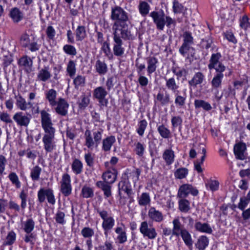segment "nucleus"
Here are the masks:
<instances>
[{
    "label": "nucleus",
    "instance_id": "nucleus-1",
    "mask_svg": "<svg viewBox=\"0 0 250 250\" xmlns=\"http://www.w3.org/2000/svg\"><path fill=\"white\" fill-rule=\"evenodd\" d=\"M42 126L44 134L42 138L43 148L47 153H51L56 150L55 128L53 126L50 115L45 110L40 112Z\"/></svg>",
    "mask_w": 250,
    "mask_h": 250
},
{
    "label": "nucleus",
    "instance_id": "nucleus-2",
    "mask_svg": "<svg viewBox=\"0 0 250 250\" xmlns=\"http://www.w3.org/2000/svg\"><path fill=\"white\" fill-rule=\"evenodd\" d=\"M110 18L115 21L112 25V31L131 32L127 23L128 13L123 8L119 6L112 7Z\"/></svg>",
    "mask_w": 250,
    "mask_h": 250
},
{
    "label": "nucleus",
    "instance_id": "nucleus-3",
    "mask_svg": "<svg viewBox=\"0 0 250 250\" xmlns=\"http://www.w3.org/2000/svg\"><path fill=\"white\" fill-rule=\"evenodd\" d=\"M113 39V51L117 57H122L125 53V49L123 46L122 40H132L134 38L131 32L112 31Z\"/></svg>",
    "mask_w": 250,
    "mask_h": 250
},
{
    "label": "nucleus",
    "instance_id": "nucleus-4",
    "mask_svg": "<svg viewBox=\"0 0 250 250\" xmlns=\"http://www.w3.org/2000/svg\"><path fill=\"white\" fill-rule=\"evenodd\" d=\"M103 132L104 130L101 128L92 131L86 129L84 134V146L90 150L97 147L102 139Z\"/></svg>",
    "mask_w": 250,
    "mask_h": 250
},
{
    "label": "nucleus",
    "instance_id": "nucleus-5",
    "mask_svg": "<svg viewBox=\"0 0 250 250\" xmlns=\"http://www.w3.org/2000/svg\"><path fill=\"white\" fill-rule=\"evenodd\" d=\"M97 212L103 219L102 228L106 237L108 235L109 232L113 229L115 225V220L113 217L108 216L107 211L104 209H97Z\"/></svg>",
    "mask_w": 250,
    "mask_h": 250
},
{
    "label": "nucleus",
    "instance_id": "nucleus-6",
    "mask_svg": "<svg viewBox=\"0 0 250 250\" xmlns=\"http://www.w3.org/2000/svg\"><path fill=\"white\" fill-rule=\"evenodd\" d=\"M221 57L222 55L220 53L212 54L209 60L208 68L209 70L214 69L215 71H226V70L228 69L229 70L228 76H230L231 74V71L220 61Z\"/></svg>",
    "mask_w": 250,
    "mask_h": 250
},
{
    "label": "nucleus",
    "instance_id": "nucleus-7",
    "mask_svg": "<svg viewBox=\"0 0 250 250\" xmlns=\"http://www.w3.org/2000/svg\"><path fill=\"white\" fill-rule=\"evenodd\" d=\"M108 94V91L102 86L96 87L93 90V96L98 100L100 106H106L108 104V100L106 96Z\"/></svg>",
    "mask_w": 250,
    "mask_h": 250
},
{
    "label": "nucleus",
    "instance_id": "nucleus-8",
    "mask_svg": "<svg viewBox=\"0 0 250 250\" xmlns=\"http://www.w3.org/2000/svg\"><path fill=\"white\" fill-rule=\"evenodd\" d=\"M13 119L18 126L27 127L30 124L31 115L21 111L18 112L14 114Z\"/></svg>",
    "mask_w": 250,
    "mask_h": 250
},
{
    "label": "nucleus",
    "instance_id": "nucleus-9",
    "mask_svg": "<svg viewBox=\"0 0 250 250\" xmlns=\"http://www.w3.org/2000/svg\"><path fill=\"white\" fill-rule=\"evenodd\" d=\"M150 16L153 20L157 28L160 30H163L165 25V14L162 10L158 11H153L150 13Z\"/></svg>",
    "mask_w": 250,
    "mask_h": 250
},
{
    "label": "nucleus",
    "instance_id": "nucleus-10",
    "mask_svg": "<svg viewBox=\"0 0 250 250\" xmlns=\"http://www.w3.org/2000/svg\"><path fill=\"white\" fill-rule=\"evenodd\" d=\"M190 193L193 196H196L198 194V191L191 185L183 184L179 188L177 197L180 198H185Z\"/></svg>",
    "mask_w": 250,
    "mask_h": 250
},
{
    "label": "nucleus",
    "instance_id": "nucleus-11",
    "mask_svg": "<svg viewBox=\"0 0 250 250\" xmlns=\"http://www.w3.org/2000/svg\"><path fill=\"white\" fill-rule=\"evenodd\" d=\"M140 231L144 237H147L149 239H154L157 235V233L154 227H148V223L143 221L141 223L140 227Z\"/></svg>",
    "mask_w": 250,
    "mask_h": 250
},
{
    "label": "nucleus",
    "instance_id": "nucleus-12",
    "mask_svg": "<svg viewBox=\"0 0 250 250\" xmlns=\"http://www.w3.org/2000/svg\"><path fill=\"white\" fill-rule=\"evenodd\" d=\"M61 186L62 193L65 196H68L71 193L72 188L71 185V178L68 174L62 175Z\"/></svg>",
    "mask_w": 250,
    "mask_h": 250
},
{
    "label": "nucleus",
    "instance_id": "nucleus-13",
    "mask_svg": "<svg viewBox=\"0 0 250 250\" xmlns=\"http://www.w3.org/2000/svg\"><path fill=\"white\" fill-rule=\"evenodd\" d=\"M147 215L149 219L153 222L160 223L164 219L162 212L153 207L149 208Z\"/></svg>",
    "mask_w": 250,
    "mask_h": 250
},
{
    "label": "nucleus",
    "instance_id": "nucleus-14",
    "mask_svg": "<svg viewBox=\"0 0 250 250\" xmlns=\"http://www.w3.org/2000/svg\"><path fill=\"white\" fill-rule=\"evenodd\" d=\"M179 52L191 62L194 57L195 50L191 45H182L179 48Z\"/></svg>",
    "mask_w": 250,
    "mask_h": 250
},
{
    "label": "nucleus",
    "instance_id": "nucleus-15",
    "mask_svg": "<svg viewBox=\"0 0 250 250\" xmlns=\"http://www.w3.org/2000/svg\"><path fill=\"white\" fill-rule=\"evenodd\" d=\"M57 106L55 108L56 112L62 116H65L67 114L69 104L62 98H60L57 102Z\"/></svg>",
    "mask_w": 250,
    "mask_h": 250
},
{
    "label": "nucleus",
    "instance_id": "nucleus-16",
    "mask_svg": "<svg viewBox=\"0 0 250 250\" xmlns=\"http://www.w3.org/2000/svg\"><path fill=\"white\" fill-rule=\"evenodd\" d=\"M246 145L245 143L239 142L234 146L233 151L236 158L238 159L243 160L246 157L244 155L246 150Z\"/></svg>",
    "mask_w": 250,
    "mask_h": 250
},
{
    "label": "nucleus",
    "instance_id": "nucleus-17",
    "mask_svg": "<svg viewBox=\"0 0 250 250\" xmlns=\"http://www.w3.org/2000/svg\"><path fill=\"white\" fill-rule=\"evenodd\" d=\"M225 71H216V73L213 77L210 83L212 89L217 90L222 86V80L224 77Z\"/></svg>",
    "mask_w": 250,
    "mask_h": 250
},
{
    "label": "nucleus",
    "instance_id": "nucleus-18",
    "mask_svg": "<svg viewBox=\"0 0 250 250\" xmlns=\"http://www.w3.org/2000/svg\"><path fill=\"white\" fill-rule=\"evenodd\" d=\"M15 98L16 100V106L21 110L25 111L27 109L30 108L33 105L32 104L31 102H26L25 99H24L20 94L16 95L15 96Z\"/></svg>",
    "mask_w": 250,
    "mask_h": 250
},
{
    "label": "nucleus",
    "instance_id": "nucleus-19",
    "mask_svg": "<svg viewBox=\"0 0 250 250\" xmlns=\"http://www.w3.org/2000/svg\"><path fill=\"white\" fill-rule=\"evenodd\" d=\"M118 189L120 195H121L122 192L124 191L127 194L128 198H131L132 197V195L133 193L131 186L128 182L125 181L120 182L118 184Z\"/></svg>",
    "mask_w": 250,
    "mask_h": 250
},
{
    "label": "nucleus",
    "instance_id": "nucleus-20",
    "mask_svg": "<svg viewBox=\"0 0 250 250\" xmlns=\"http://www.w3.org/2000/svg\"><path fill=\"white\" fill-rule=\"evenodd\" d=\"M18 64L21 67H23L26 72L29 73L32 71L33 61L27 56L21 57L18 61Z\"/></svg>",
    "mask_w": 250,
    "mask_h": 250
},
{
    "label": "nucleus",
    "instance_id": "nucleus-21",
    "mask_svg": "<svg viewBox=\"0 0 250 250\" xmlns=\"http://www.w3.org/2000/svg\"><path fill=\"white\" fill-rule=\"evenodd\" d=\"M173 227L172 230V235L179 237L183 233L184 230H186L184 226L182 225L178 218H174L172 221Z\"/></svg>",
    "mask_w": 250,
    "mask_h": 250
},
{
    "label": "nucleus",
    "instance_id": "nucleus-22",
    "mask_svg": "<svg viewBox=\"0 0 250 250\" xmlns=\"http://www.w3.org/2000/svg\"><path fill=\"white\" fill-rule=\"evenodd\" d=\"M147 66V75L150 76L154 72L157 68V64L158 62V59L153 56H149L146 58Z\"/></svg>",
    "mask_w": 250,
    "mask_h": 250
},
{
    "label": "nucleus",
    "instance_id": "nucleus-23",
    "mask_svg": "<svg viewBox=\"0 0 250 250\" xmlns=\"http://www.w3.org/2000/svg\"><path fill=\"white\" fill-rule=\"evenodd\" d=\"M51 77V74L48 66H44L43 68L39 70L37 74L38 80L43 82L48 81Z\"/></svg>",
    "mask_w": 250,
    "mask_h": 250
},
{
    "label": "nucleus",
    "instance_id": "nucleus-24",
    "mask_svg": "<svg viewBox=\"0 0 250 250\" xmlns=\"http://www.w3.org/2000/svg\"><path fill=\"white\" fill-rule=\"evenodd\" d=\"M205 76L201 72L196 73L192 78L188 81L190 87L195 88L198 84H201L204 80Z\"/></svg>",
    "mask_w": 250,
    "mask_h": 250
},
{
    "label": "nucleus",
    "instance_id": "nucleus-25",
    "mask_svg": "<svg viewBox=\"0 0 250 250\" xmlns=\"http://www.w3.org/2000/svg\"><path fill=\"white\" fill-rule=\"evenodd\" d=\"M95 68L96 72L100 75H105L108 71L107 66L105 62L100 60L96 62Z\"/></svg>",
    "mask_w": 250,
    "mask_h": 250
},
{
    "label": "nucleus",
    "instance_id": "nucleus-26",
    "mask_svg": "<svg viewBox=\"0 0 250 250\" xmlns=\"http://www.w3.org/2000/svg\"><path fill=\"white\" fill-rule=\"evenodd\" d=\"M174 152L170 149H166L163 154V158L165 160L167 165H171L174 160Z\"/></svg>",
    "mask_w": 250,
    "mask_h": 250
},
{
    "label": "nucleus",
    "instance_id": "nucleus-27",
    "mask_svg": "<svg viewBox=\"0 0 250 250\" xmlns=\"http://www.w3.org/2000/svg\"><path fill=\"white\" fill-rule=\"evenodd\" d=\"M96 186L104 191L105 198H108L111 196V187L110 185L99 181L96 183Z\"/></svg>",
    "mask_w": 250,
    "mask_h": 250
},
{
    "label": "nucleus",
    "instance_id": "nucleus-28",
    "mask_svg": "<svg viewBox=\"0 0 250 250\" xmlns=\"http://www.w3.org/2000/svg\"><path fill=\"white\" fill-rule=\"evenodd\" d=\"M116 141L115 137L110 136L104 139L102 142V148L104 151H108Z\"/></svg>",
    "mask_w": 250,
    "mask_h": 250
},
{
    "label": "nucleus",
    "instance_id": "nucleus-29",
    "mask_svg": "<svg viewBox=\"0 0 250 250\" xmlns=\"http://www.w3.org/2000/svg\"><path fill=\"white\" fill-rule=\"evenodd\" d=\"M195 228L196 230L201 232L210 234L212 232L211 228L207 223H202L200 222H197L195 224Z\"/></svg>",
    "mask_w": 250,
    "mask_h": 250
},
{
    "label": "nucleus",
    "instance_id": "nucleus-30",
    "mask_svg": "<svg viewBox=\"0 0 250 250\" xmlns=\"http://www.w3.org/2000/svg\"><path fill=\"white\" fill-rule=\"evenodd\" d=\"M56 97L57 92L53 89H49L45 93V97L48 101L49 104L51 106H54L56 105L57 102L55 100Z\"/></svg>",
    "mask_w": 250,
    "mask_h": 250
},
{
    "label": "nucleus",
    "instance_id": "nucleus-31",
    "mask_svg": "<svg viewBox=\"0 0 250 250\" xmlns=\"http://www.w3.org/2000/svg\"><path fill=\"white\" fill-rule=\"evenodd\" d=\"M209 240L208 238L206 236H201L199 237L197 242L195 244V247L199 250H205L208 246Z\"/></svg>",
    "mask_w": 250,
    "mask_h": 250
},
{
    "label": "nucleus",
    "instance_id": "nucleus-32",
    "mask_svg": "<svg viewBox=\"0 0 250 250\" xmlns=\"http://www.w3.org/2000/svg\"><path fill=\"white\" fill-rule=\"evenodd\" d=\"M103 179L105 184H112L116 180L117 175L115 173H113L110 171H106L103 173L102 175Z\"/></svg>",
    "mask_w": 250,
    "mask_h": 250
},
{
    "label": "nucleus",
    "instance_id": "nucleus-33",
    "mask_svg": "<svg viewBox=\"0 0 250 250\" xmlns=\"http://www.w3.org/2000/svg\"><path fill=\"white\" fill-rule=\"evenodd\" d=\"M170 95L166 92L165 94L159 92L156 97L157 101L159 102L162 105L167 104L170 102Z\"/></svg>",
    "mask_w": 250,
    "mask_h": 250
},
{
    "label": "nucleus",
    "instance_id": "nucleus-34",
    "mask_svg": "<svg viewBox=\"0 0 250 250\" xmlns=\"http://www.w3.org/2000/svg\"><path fill=\"white\" fill-rule=\"evenodd\" d=\"M35 225L34 221L29 218L22 224V228L26 233H30L34 229Z\"/></svg>",
    "mask_w": 250,
    "mask_h": 250
},
{
    "label": "nucleus",
    "instance_id": "nucleus-35",
    "mask_svg": "<svg viewBox=\"0 0 250 250\" xmlns=\"http://www.w3.org/2000/svg\"><path fill=\"white\" fill-rule=\"evenodd\" d=\"M115 232L118 234L117 240L119 243L123 244L127 240V236L125 231L123 230L122 227H117L115 230Z\"/></svg>",
    "mask_w": 250,
    "mask_h": 250
},
{
    "label": "nucleus",
    "instance_id": "nucleus-36",
    "mask_svg": "<svg viewBox=\"0 0 250 250\" xmlns=\"http://www.w3.org/2000/svg\"><path fill=\"white\" fill-rule=\"evenodd\" d=\"M77 41H81L86 37L85 27L83 25L78 26L75 31Z\"/></svg>",
    "mask_w": 250,
    "mask_h": 250
},
{
    "label": "nucleus",
    "instance_id": "nucleus-37",
    "mask_svg": "<svg viewBox=\"0 0 250 250\" xmlns=\"http://www.w3.org/2000/svg\"><path fill=\"white\" fill-rule=\"evenodd\" d=\"M83 165L82 162L79 159H75L72 164L73 171L77 175L80 174L83 171Z\"/></svg>",
    "mask_w": 250,
    "mask_h": 250
},
{
    "label": "nucleus",
    "instance_id": "nucleus-38",
    "mask_svg": "<svg viewBox=\"0 0 250 250\" xmlns=\"http://www.w3.org/2000/svg\"><path fill=\"white\" fill-rule=\"evenodd\" d=\"M194 104L195 108H203L207 111H209L212 108L210 104L202 100H195Z\"/></svg>",
    "mask_w": 250,
    "mask_h": 250
},
{
    "label": "nucleus",
    "instance_id": "nucleus-39",
    "mask_svg": "<svg viewBox=\"0 0 250 250\" xmlns=\"http://www.w3.org/2000/svg\"><path fill=\"white\" fill-rule=\"evenodd\" d=\"M179 209L183 212H187L190 209L189 202L185 198H181L178 201Z\"/></svg>",
    "mask_w": 250,
    "mask_h": 250
},
{
    "label": "nucleus",
    "instance_id": "nucleus-40",
    "mask_svg": "<svg viewBox=\"0 0 250 250\" xmlns=\"http://www.w3.org/2000/svg\"><path fill=\"white\" fill-rule=\"evenodd\" d=\"M89 102V98L85 94H83L80 97L77 104L80 109H84L88 105Z\"/></svg>",
    "mask_w": 250,
    "mask_h": 250
},
{
    "label": "nucleus",
    "instance_id": "nucleus-41",
    "mask_svg": "<svg viewBox=\"0 0 250 250\" xmlns=\"http://www.w3.org/2000/svg\"><path fill=\"white\" fill-rule=\"evenodd\" d=\"M150 198L148 193L144 192L138 197V204L141 206H146L150 203Z\"/></svg>",
    "mask_w": 250,
    "mask_h": 250
},
{
    "label": "nucleus",
    "instance_id": "nucleus-42",
    "mask_svg": "<svg viewBox=\"0 0 250 250\" xmlns=\"http://www.w3.org/2000/svg\"><path fill=\"white\" fill-rule=\"evenodd\" d=\"M16 234L13 231H9L3 243V246H10L14 243L16 241Z\"/></svg>",
    "mask_w": 250,
    "mask_h": 250
},
{
    "label": "nucleus",
    "instance_id": "nucleus-43",
    "mask_svg": "<svg viewBox=\"0 0 250 250\" xmlns=\"http://www.w3.org/2000/svg\"><path fill=\"white\" fill-rule=\"evenodd\" d=\"M185 244L190 249L192 247L193 241L191 236L189 232L186 229L184 230L183 233L180 234Z\"/></svg>",
    "mask_w": 250,
    "mask_h": 250
},
{
    "label": "nucleus",
    "instance_id": "nucleus-44",
    "mask_svg": "<svg viewBox=\"0 0 250 250\" xmlns=\"http://www.w3.org/2000/svg\"><path fill=\"white\" fill-rule=\"evenodd\" d=\"M10 17L14 22H18L22 18V13L17 8H14L10 11Z\"/></svg>",
    "mask_w": 250,
    "mask_h": 250
},
{
    "label": "nucleus",
    "instance_id": "nucleus-45",
    "mask_svg": "<svg viewBox=\"0 0 250 250\" xmlns=\"http://www.w3.org/2000/svg\"><path fill=\"white\" fill-rule=\"evenodd\" d=\"M166 86L168 89L172 91L175 93L178 92L177 89L179 88L178 85L176 84L175 80L174 78H171L168 79H166Z\"/></svg>",
    "mask_w": 250,
    "mask_h": 250
},
{
    "label": "nucleus",
    "instance_id": "nucleus-46",
    "mask_svg": "<svg viewBox=\"0 0 250 250\" xmlns=\"http://www.w3.org/2000/svg\"><path fill=\"white\" fill-rule=\"evenodd\" d=\"M42 168L38 166L33 167L31 170L30 176L33 181H37L40 179Z\"/></svg>",
    "mask_w": 250,
    "mask_h": 250
},
{
    "label": "nucleus",
    "instance_id": "nucleus-47",
    "mask_svg": "<svg viewBox=\"0 0 250 250\" xmlns=\"http://www.w3.org/2000/svg\"><path fill=\"white\" fill-rule=\"evenodd\" d=\"M157 130L160 136L163 138L167 139L170 136V131L164 125H159Z\"/></svg>",
    "mask_w": 250,
    "mask_h": 250
},
{
    "label": "nucleus",
    "instance_id": "nucleus-48",
    "mask_svg": "<svg viewBox=\"0 0 250 250\" xmlns=\"http://www.w3.org/2000/svg\"><path fill=\"white\" fill-rule=\"evenodd\" d=\"M213 45V41L210 36H208L202 39L200 42V46L203 49H208L212 47Z\"/></svg>",
    "mask_w": 250,
    "mask_h": 250
},
{
    "label": "nucleus",
    "instance_id": "nucleus-49",
    "mask_svg": "<svg viewBox=\"0 0 250 250\" xmlns=\"http://www.w3.org/2000/svg\"><path fill=\"white\" fill-rule=\"evenodd\" d=\"M188 173V170L187 168L181 167L176 170L174 174L175 178L182 179L186 177Z\"/></svg>",
    "mask_w": 250,
    "mask_h": 250
},
{
    "label": "nucleus",
    "instance_id": "nucleus-50",
    "mask_svg": "<svg viewBox=\"0 0 250 250\" xmlns=\"http://www.w3.org/2000/svg\"><path fill=\"white\" fill-rule=\"evenodd\" d=\"M178 92L179 91L177 92L175 94V104L177 106L182 107L186 104V94L181 96L178 94Z\"/></svg>",
    "mask_w": 250,
    "mask_h": 250
},
{
    "label": "nucleus",
    "instance_id": "nucleus-51",
    "mask_svg": "<svg viewBox=\"0 0 250 250\" xmlns=\"http://www.w3.org/2000/svg\"><path fill=\"white\" fill-rule=\"evenodd\" d=\"M150 6L145 1H140L139 5V10L140 14L143 16H146L149 12Z\"/></svg>",
    "mask_w": 250,
    "mask_h": 250
},
{
    "label": "nucleus",
    "instance_id": "nucleus-52",
    "mask_svg": "<svg viewBox=\"0 0 250 250\" xmlns=\"http://www.w3.org/2000/svg\"><path fill=\"white\" fill-rule=\"evenodd\" d=\"M66 71L71 78H73L75 75L76 69V64L72 60L69 61L66 68Z\"/></svg>",
    "mask_w": 250,
    "mask_h": 250
},
{
    "label": "nucleus",
    "instance_id": "nucleus-53",
    "mask_svg": "<svg viewBox=\"0 0 250 250\" xmlns=\"http://www.w3.org/2000/svg\"><path fill=\"white\" fill-rule=\"evenodd\" d=\"M183 37L184 38V42L182 45H191L193 43V38L190 32L188 31L185 32Z\"/></svg>",
    "mask_w": 250,
    "mask_h": 250
},
{
    "label": "nucleus",
    "instance_id": "nucleus-54",
    "mask_svg": "<svg viewBox=\"0 0 250 250\" xmlns=\"http://www.w3.org/2000/svg\"><path fill=\"white\" fill-rule=\"evenodd\" d=\"M134 151L136 155L139 157H143L145 150V146L140 142L135 144Z\"/></svg>",
    "mask_w": 250,
    "mask_h": 250
},
{
    "label": "nucleus",
    "instance_id": "nucleus-55",
    "mask_svg": "<svg viewBox=\"0 0 250 250\" xmlns=\"http://www.w3.org/2000/svg\"><path fill=\"white\" fill-rule=\"evenodd\" d=\"M85 77L81 75H78L73 80L75 88L78 89L80 87L83 86L85 83Z\"/></svg>",
    "mask_w": 250,
    "mask_h": 250
},
{
    "label": "nucleus",
    "instance_id": "nucleus-56",
    "mask_svg": "<svg viewBox=\"0 0 250 250\" xmlns=\"http://www.w3.org/2000/svg\"><path fill=\"white\" fill-rule=\"evenodd\" d=\"M171 70L177 76L178 80L182 76H186L188 72L185 68H180L178 67H172Z\"/></svg>",
    "mask_w": 250,
    "mask_h": 250
},
{
    "label": "nucleus",
    "instance_id": "nucleus-57",
    "mask_svg": "<svg viewBox=\"0 0 250 250\" xmlns=\"http://www.w3.org/2000/svg\"><path fill=\"white\" fill-rule=\"evenodd\" d=\"M147 125V123L146 120H142L139 122L138 127L137 129V132L140 136H143Z\"/></svg>",
    "mask_w": 250,
    "mask_h": 250
},
{
    "label": "nucleus",
    "instance_id": "nucleus-58",
    "mask_svg": "<svg viewBox=\"0 0 250 250\" xmlns=\"http://www.w3.org/2000/svg\"><path fill=\"white\" fill-rule=\"evenodd\" d=\"M186 8L180 3L178 1L174 0L173 2V10L175 13H184Z\"/></svg>",
    "mask_w": 250,
    "mask_h": 250
},
{
    "label": "nucleus",
    "instance_id": "nucleus-59",
    "mask_svg": "<svg viewBox=\"0 0 250 250\" xmlns=\"http://www.w3.org/2000/svg\"><path fill=\"white\" fill-rule=\"evenodd\" d=\"M117 82L116 77L114 76L108 77L105 83L107 91H109Z\"/></svg>",
    "mask_w": 250,
    "mask_h": 250
},
{
    "label": "nucleus",
    "instance_id": "nucleus-60",
    "mask_svg": "<svg viewBox=\"0 0 250 250\" xmlns=\"http://www.w3.org/2000/svg\"><path fill=\"white\" fill-rule=\"evenodd\" d=\"M94 234L93 229L89 227H84L81 230V234L84 238H90Z\"/></svg>",
    "mask_w": 250,
    "mask_h": 250
},
{
    "label": "nucleus",
    "instance_id": "nucleus-61",
    "mask_svg": "<svg viewBox=\"0 0 250 250\" xmlns=\"http://www.w3.org/2000/svg\"><path fill=\"white\" fill-rule=\"evenodd\" d=\"M64 52L69 55L75 56L77 54V51L75 47L69 44L64 45L63 47Z\"/></svg>",
    "mask_w": 250,
    "mask_h": 250
},
{
    "label": "nucleus",
    "instance_id": "nucleus-62",
    "mask_svg": "<svg viewBox=\"0 0 250 250\" xmlns=\"http://www.w3.org/2000/svg\"><path fill=\"white\" fill-rule=\"evenodd\" d=\"M141 170L138 168H135L130 173L129 177H131L134 183H136L139 180V176L141 174Z\"/></svg>",
    "mask_w": 250,
    "mask_h": 250
},
{
    "label": "nucleus",
    "instance_id": "nucleus-63",
    "mask_svg": "<svg viewBox=\"0 0 250 250\" xmlns=\"http://www.w3.org/2000/svg\"><path fill=\"white\" fill-rule=\"evenodd\" d=\"M0 120L7 124H11L13 123L10 114L5 112H2L0 113Z\"/></svg>",
    "mask_w": 250,
    "mask_h": 250
},
{
    "label": "nucleus",
    "instance_id": "nucleus-64",
    "mask_svg": "<svg viewBox=\"0 0 250 250\" xmlns=\"http://www.w3.org/2000/svg\"><path fill=\"white\" fill-rule=\"evenodd\" d=\"M113 246L112 242L106 241L104 245H100L97 248L98 250H112Z\"/></svg>",
    "mask_w": 250,
    "mask_h": 250
}]
</instances>
